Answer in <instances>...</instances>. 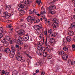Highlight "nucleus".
<instances>
[{"label": "nucleus", "instance_id": "nucleus-1", "mask_svg": "<svg viewBox=\"0 0 75 75\" xmlns=\"http://www.w3.org/2000/svg\"><path fill=\"white\" fill-rule=\"evenodd\" d=\"M22 4H18V6L19 7L18 8V10L19 11V13L21 14V15H23L25 13V11L23 10V9L24 8L25 6V4H26L24 2H22ZM23 8V9H22Z\"/></svg>", "mask_w": 75, "mask_h": 75}, {"label": "nucleus", "instance_id": "nucleus-2", "mask_svg": "<svg viewBox=\"0 0 75 75\" xmlns=\"http://www.w3.org/2000/svg\"><path fill=\"white\" fill-rule=\"evenodd\" d=\"M44 35H45L46 37V39L45 42V45H46V48L47 51H50L51 50V48H50V45L48 44V42H47V39L48 38L47 37H48V34H47V31H45L44 32Z\"/></svg>", "mask_w": 75, "mask_h": 75}, {"label": "nucleus", "instance_id": "nucleus-3", "mask_svg": "<svg viewBox=\"0 0 75 75\" xmlns=\"http://www.w3.org/2000/svg\"><path fill=\"white\" fill-rule=\"evenodd\" d=\"M53 21H54V22L53 23L52 26L54 28H57L59 26L58 23V21L56 18H54L52 20Z\"/></svg>", "mask_w": 75, "mask_h": 75}, {"label": "nucleus", "instance_id": "nucleus-4", "mask_svg": "<svg viewBox=\"0 0 75 75\" xmlns=\"http://www.w3.org/2000/svg\"><path fill=\"white\" fill-rule=\"evenodd\" d=\"M16 32L18 33V35L21 36L22 35H24L25 34V32L23 30L20 29L18 30H16Z\"/></svg>", "mask_w": 75, "mask_h": 75}, {"label": "nucleus", "instance_id": "nucleus-5", "mask_svg": "<svg viewBox=\"0 0 75 75\" xmlns=\"http://www.w3.org/2000/svg\"><path fill=\"white\" fill-rule=\"evenodd\" d=\"M71 41V38L70 37H67L66 38L63 39V42L67 43L68 42H70Z\"/></svg>", "mask_w": 75, "mask_h": 75}, {"label": "nucleus", "instance_id": "nucleus-6", "mask_svg": "<svg viewBox=\"0 0 75 75\" xmlns=\"http://www.w3.org/2000/svg\"><path fill=\"white\" fill-rule=\"evenodd\" d=\"M35 20V18L34 17H32L31 16H29L28 17V18L27 19V21L29 22V21H33Z\"/></svg>", "mask_w": 75, "mask_h": 75}, {"label": "nucleus", "instance_id": "nucleus-7", "mask_svg": "<svg viewBox=\"0 0 75 75\" xmlns=\"http://www.w3.org/2000/svg\"><path fill=\"white\" fill-rule=\"evenodd\" d=\"M4 34V30L2 27L0 28V39H1L3 37Z\"/></svg>", "mask_w": 75, "mask_h": 75}, {"label": "nucleus", "instance_id": "nucleus-8", "mask_svg": "<svg viewBox=\"0 0 75 75\" xmlns=\"http://www.w3.org/2000/svg\"><path fill=\"white\" fill-rule=\"evenodd\" d=\"M42 27L38 25H34L33 28L35 30H39L40 29H41Z\"/></svg>", "mask_w": 75, "mask_h": 75}, {"label": "nucleus", "instance_id": "nucleus-9", "mask_svg": "<svg viewBox=\"0 0 75 75\" xmlns=\"http://www.w3.org/2000/svg\"><path fill=\"white\" fill-rule=\"evenodd\" d=\"M68 58V55L67 54H64L62 56V58L63 60L66 61Z\"/></svg>", "mask_w": 75, "mask_h": 75}, {"label": "nucleus", "instance_id": "nucleus-10", "mask_svg": "<svg viewBox=\"0 0 75 75\" xmlns=\"http://www.w3.org/2000/svg\"><path fill=\"white\" fill-rule=\"evenodd\" d=\"M18 40L19 41H20L21 42H24V41H25L24 40V36H23V38L22 37H19L18 38Z\"/></svg>", "mask_w": 75, "mask_h": 75}, {"label": "nucleus", "instance_id": "nucleus-11", "mask_svg": "<svg viewBox=\"0 0 75 75\" xmlns=\"http://www.w3.org/2000/svg\"><path fill=\"white\" fill-rule=\"evenodd\" d=\"M11 7L12 6L11 5L7 6L5 8L6 10H7V11H10V9H11Z\"/></svg>", "mask_w": 75, "mask_h": 75}, {"label": "nucleus", "instance_id": "nucleus-12", "mask_svg": "<svg viewBox=\"0 0 75 75\" xmlns=\"http://www.w3.org/2000/svg\"><path fill=\"white\" fill-rule=\"evenodd\" d=\"M23 38H24V40L25 42L29 40V36H23Z\"/></svg>", "mask_w": 75, "mask_h": 75}, {"label": "nucleus", "instance_id": "nucleus-13", "mask_svg": "<svg viewBox=\"0 0 75 75\" xmlns=\"http://www.w3.org/2000/svg\"><path fill=\"white\" fill-rule=\"evenodd\" d=\"M64 53H65V52H64V51L63 50L59 51L58 52V55H61V56H62V55L64 54Z\"/></svg>", "mask_w": 75, "mask_h": 75}, {"label": "nucleus", "instance_id": "nucleus-14", "mask_svg": "<svg viewBox=\"0 0 75 75\" xmlns=\"http://www.w3.org/2000/svg\"><path fill=\"white\" fill-rule=\"evenodd\" d=\"M55 8H56V6L54 5L50 6L49 7V9L50 10H55Z\"/></svg>", "mask_w": 75, "mask_h": 75}, {"label": "nucleus", "instance_id": "nucleus-15", "mask_svg": "<svg viewBox=\"0 0 75 75\" xmlns=\"http://www.w3.org/2000/svg\"><path fill=\"white\" fill-rule=\"evenodd\" d=\"M41 29L37 30L35 32L36 34H37V35H38V34H40V33H41Z\"/></svg>", "mask_w": 75, "mask_h": 75}, {"label": "nucleus", "instance_id": "nucleus-16", "mask_svg": "<svg viewBox=\"0 0 75 75\" xmlns=\"http://www.w3.org/2000/svg\"><path fill=\"white\" fill-rule=\"evenodd\" d=\"M54 41H55V40L54 38H52L48 42V44H52Z\"/></svg>", "mask_w": 75, "mask_h": 75}, {"label": "nucleus", "instance_id": "nucleus-17", "mask_svg": "<svg viewBox=\"0 0 75 75\" xmlns=\"http://www.w3.org/2000/svg\"><path fill=\"white\" fill-rule=\"evenodd\" d=\"M68 34L69 35H70V36H72L74 35V32L73 31H69Z\"/></svg>", "mask_w": 75, "mask_h": 75}, {"label": "nucleus", "instance_id": "nucleus-18", "mask_svg": "<svg viewBox=\"0 0 75 75\" xmlns=\"http://www.w3.org/2000/svg\"><path fill=\"white\" fill-rule=\"evenodd\" d=\"M22 57L20 56H17L16 58V59L18 61H21V58Z\"/></svg>", "mask_w": 75, "mask_h": 75}, {"label": "nucleus", "instance_id": "nucleus-19", "mask_svg": "<svg viewBox=\"0 0 75 75\" xmlns=\"http://www.w3.org/2000/svg\"><path fill=\"white\" fill-rule=\"evenodd\" d=\"M10 50L9 48H7L6 49V48H5L4 52H6V53H9V52H10Z\"/></svg>", "mask_w": 75, "mask_h": 75}, {"label": "nucleus", "instance_id": "nucleus-20", "mask_svg": "<svg viewBox=\"0 0 75 75\" xmlns=\"http://www.w3.org/2000/svg\"><path fill=\"white\" fill-rule=\"evenodd\" d=\"M16 51H15L14 50H11L10 51V54L11 55H15V54H16Z\"/></svg>", "mask_w": 75, "mask_h": 75}, {"label": "nucleus", "instance_id": "nucleus-21", "mask_svg": "<svg viewBox=\"0 0 75 75\" xmlns=\"http://www.w3.org/2000/svg\"><path fill=\"white\" fill-rule=\"evenodd\" d=\"M5 47H1L0 48V51L2 52H4L5 51Z\"/></svg>", "mask_w": 75, "mask_h": 75}, {"label": "nucleus", "instance_id": "nucleus-22", "mask_svg": "<svg viewBox=\"0 0 75 75\" xmlns=\"http://www.w3.org/2000/svg\"><path fill=\"white\" fill-rule=\"evenodd\" d=\"M72 61L71 60H69L68 62H67V65H71Z\"/></svg>", "mask_w": 75, "mask_h": 75}, {"label": "nucleus", "instance_id": "nucleus-23", "mask_svg": "<svg viewBox=\"0 0 75 75\" xmlns=\"http://www.w3.org/2000/svg\"><path fill=\"white\" fill-rule=\"evenodd\" d=\"M63 49L65 51H68V47L67 46H64L63 48Z\"/></svg>", "mask_w": 75, "mask_h": 75}, {"label": "nucleus", "instance_id": "nucleus-24", "mask_svg": "<svg viewBox=\"0 0 75 75\" xmlns=\"http://www.w3.org/2000/svg\"><path fill=\"white\" fill-rule=\"evenodd\" d=\"M18 74V72L16 70L12 72V75H17Z\"/></svg>", "mask_w": 75, "mask_h": 75}, {"label": "nucleus", "instance_id": "nucleus-25", "mask_svg": "<svg viewBox=\"0 0 75 75\" xmlns=\"http://www.w3.org/2000/svg\"><path fill=\"white\" fill-rule=\"evenodd\" d=\"M4 45L5 47H8V42H5L4 43Z\"/></svg>", "mask_w": 75, "mask_h": 75}, {"label": "nucleus", "instance_id": "nucleus-26", "mask_svg": "<svg viewBox=\"0 0 75 75\" xmlns=\"http://www.w3.org/2000/svg\"><path fill=\"white\" fill-rule=\"evenodd\" d=\"M71 27L72 28H75V22L72 23L71 24Z\"/></svg>", "mask_w": 75, "mask_h": 75}, {"label": "nucleus", "instance_id": "nucleus-27", "mask_svg": "<svg viewBox=\"0 0 75 75\" xmlns=\"http://www.w3.org/2000/svg\"><path fill=\"white\" fill-rule=\"evenodd\" d=\"M1 41L2 42H6V38H1Z\"/></svg>", "mask_w": 75, "mask_h": 75}, {"label": "nucleus", "instance_id": "nucleus-28", "mask_svg": "<svg viewBox=\"0 0 75 75\" xmlns=\"http://www.w3.org/2000/svg\"><path fill=\"white\" fill-rule=\"evenodd\" d=\"M39 53H38L37 52V54L39 55H41L42 54V50H39Z\"/></svg>", "mask_w": 75, "mask_h": 75}, {"label": "nucleus", "instance_id": "nucleus-29", "mask_svg": "<svg viewBox=\"0 0 75 75\" xmlns=\"http://www.w3.org/2000/svg\"><path fill=\"white\" fill-rule=\"evenodd\" d=\"M43 56L44 57H47V52H44L43 54Z\"/></svg>", "mask_w": 75, "mask_h": 75}, {"label": "nucleus", "instance_id": "nucleus-30", "mask_svg": "<svg viewBox=\"0 0 75 75\" xmlns=\"http://www.w3.org/2000/svg\"><path fill=\"white\" fill-rule=\"evenodd\" d=\"M5 39L6 40H7L8 41H10V37L9 36H7V35L6 36Z\"/></svg>", "mask_w": 75, "mask_h": 75}, {"label": "nucleus", "instance_id": "nucleus-31", "mask_svg": "<svg viewBox=\"0 0 75 75\" xmlns=\"http://www.w3.org/2000/svg\"><path fill=\"white\" fill-rule=\"evenodd\" d=\"M36 3H38L39 6H40V5L41 3V0H37L36 1Z\"/></svg>", "mask_w": 75, "mask_h": 75}, {"label": "nucleus", "instance_id": "nucleus-32", "mask_svg": "<svg viewBox=\"0 0 75 75\" xmlns=\"http://www.w3.org/2000/svg\"><path fill=\"white\" fill-rule=\"evenodd\" d=\"M51 35V37H56V36H55V33L54 32H52Z\"/></svg>", "mask_w": 75, "mask_h": 75}, {"label": "nucleus", "instance_id": "nucleus-33", "mask_svg": "<svg viewBox=\"0 0 75 75\" xmlns=\"http://www.w3.org/2000/svg\"><path fill=\"white\" fill-rule=\"evenodd\" d=\"M42 51H45V48L44 47H41L40 48H39V49H38V50H42Z\"/></svg>", "mask_w": 75, "mask_h": 75}, {"label": "nucleus", "instance_id": "nucleus-34", "mask_svg": "<svg viewBox=\"0 0 75 75\" xmlns=\"http://www.w3.org/2000/svg\"><path fill=\"white\" fill-rule=\"evenodd\" d=\"M11 49L13 51H16V47H14L13 46H11Z\"/></svg>", "mask_w": 75, "mask_h": 75}, {"label": "nucleus", "instance_id": "nucleus-35", "mask_svg": "<svg viewBox=\"0 0 75 75\" xmlns=\"http://www.w3.org/2000/svg\"><path fill=\"white\" fill-rule=\"evenodd\" d=\"M21 26L22 28H24L26 27V25L25 23H23L22 25H21Z\"/></svg>", "mask_w": 75, "mask_h": 75}, {"label": "nucleus", "instance_id": "nucleus-36", "mask_svg": "<svg viewBox=\"0 0 75 75\" xmlns=\"http://www.w3.org/2000/svg\"><path fill=\"white\" fill-rule=\"evenodd\" d=\"M17 42L18 43L19 45H22L23 44L22 42L19 41V40L17 41Z\"/></svg>", "mask_w": 75, "mask_h": 75}, {"label": "nucleus", "instance_id": "nucleus-37", "mask_svg": "<svg viewBox=\"0 0 75 75\" xmlns=\"http://www.w3.org/2000/svg\"><path fill=\"white\" fill-rule=\"evenodd\" d=\"M8 13V12L7 11H5L4 12L3 15L5 16V17L7 16V14Z\"/></svg>", "mask_w": 75, "mask_h": 75}, {"label": "nucleus", "instance_id": "nucleus-38", "mask_svg": "<svg viewBox=\"0 0 75 75\" xmlns=\"http://www.w3.org/2000/svg\"><path fill=\"white\" fill-rule=\"evenodd\" d=\"M10 16H11V14L10 13H8L5 17H7L8 18V17H10Z\"/></svg>", "mask_w": 75, "mask_h": 75}, {"label": "nucleus", "instance_id": "nucleus-39", "mask_svg": "<svg viewBox=\"0 0 75 75\" xmlns=\"http://www.w3.org/2000/svg\"><path fill=\"white\" fill-rule=\"evenodd\" d=\"M74 65V66H75V61H72L71 62V65Z\"/></svg>", "mask_w": 75, "mask_h": 75}, {"label": "nucleus", "instance_id": "nucleus-40", "mask_svg": "<svg viewBox=\"0 0 75 75\" xmlns=\"http://www.w3.org/2000/svg\"><path fill=\"white\" fill-rule=\"evenodd\" d=\"M47 58H48V59H51V58H52V57L51 56L49 55L47 56Z\"/></svg>", "mask_w": 75, "mask_h": 75}, {"label": "nucleus", "instance_id": "nucleus-41", "mask_svg": "<svg viewBox=\"0 0 75 75\" xmlns=\"http://www.w3.org/2000/svg\"><path fill=\"white\" fill-rule=\"evenodd\" d=\"M21 60L22 61V62H24L25 61V58H24V57H21Z\"/></svg>", "mask_w": 75, "mask_h": 75}, {"label": "nucleus", "instance_id": "nucleus-42", "mask_svg": "<svg viewBox=\"0 0 75 75\" xmlns=\"http://www.w3.org/2000/svg\"><path fill=\"white\" fill-rule=\"evenodd\" d=\"M14 55L11 54H10L9 55V56L10 57V58H13V57H14Z\"/></svg>", "mask_w": 75, "mask_h": 75}, {"label": "nucleus", "instance_id": "nucleus-43", "mask_svg": "<svg viewBox=\"0 0 75 75\" xmlns=\"http://www.w3.org/2000/svg\"><path fill=\"white\" fill-rule=\"evenodd\" d=\"M20 30V28H19V27L18 26H17L16 27V30H15L16 31V30L18 31V30Z\"/></svg>", "mask_w": 75, "mask_h": 75}, {"label": "nucleus", "instance_id": "nucleus-44", "mask_svg": "<svg viewBox=\"0 0 75 75\" xmlns=\"http://www.w3.org/2000/svg\"><path fill=\"white\" fill-rule=\"evenodd\" d=\"M18 49L19 51H22V50H23V48L21 47H19Z\"/></svg>", "mask_w": 75, "mask_h": 75}, {"label": "nucleus", "instance_id": "nucleus-45", "mask_svg": "<svg viewBox=\"0 0 75 75\" xmlns=\"http://www.w3.org/2000/svg\"><path fill=\"white\" fill-rule=\"evenodd\" d=\"M45 40H44V38H43V42H42V45H44V44H45V41H44Z\"/></svg>", "mask_w": 75, "mask_h": 75}, {"label": "nucleus", "instance_id": "nucleus-46", "mask_svg": "<svg viewBox=\"0 0 75 75\" xmlns=\"http://www.w3.org/2000/svg\"><path fill=\"white\" fill-rule=\"evenodd\" d=\"M40 21V20L39 19H37V20H36V23H39Z\"/></svg>", "mask_w": 75, "mask_h": 75}, {"label": "nucleus", "instance_id": "nucleus-47", "mask_svg": "<svg viewBox=\"0 0 75 75\" xmlns=\"http://www.w3.org/2000/svg\"><path fill=\"white\" fill-rule=\"evenodd\" d=\"M48 32L49 33H50L51 34L52 33V30L51 29H50V30H49L48 31Z\"/></svg>", "mask_w": 75, "mask_h": 75}, {"label": "nucleus", "instance_id": "nucleus-48", "mask_svg": "<svg viewBox=\"0 0 75 75\" xmlns=\"http://www.w3.org/2000/svg\"><path fill=\"white\" fill-rule=\"evenodd\" d=\"M15 47H16V48H18L19 47H20V46H19V45L17 44L15 45Z\"/></svg>", "mask_w": 75, "mask_h": 75}, {"label": "nucleus", "instance_id": "nucleus-49", "mask_svg": "<svg viewBox=\"0 0 75 75\" xmlns=\"http://www.w3.org/2000/svg\"><path fill=\"white\" fill-rule=\"evenodd\" d=\"M59 65H58V66H57L56 67V69L57 70H58L59 69Z\"/></svg>", "mask_w": 75, "mask_h": 75}, {"label": "nucleus", "instance_id": "nucleus-50", "mask_svg": "<svg viewBox=\"0 0 75 75\" xmlns=\"http://www.w3.org/2000/svg\"><path fill=\"white\" fill-rule=\"evenodd\" d=\"M5 75H10L9 72H8L6 73Z\"/></svg>", "mask_w": 75, "mask_h": 75}, {"label": "nucleus", "instance_id": "nucleus-51", "mask_svg": "<svg viewBox=\"0 0 75 75\" xmlns=\"http://www.w3.org/2000/svg\"><path fill=\"white\" fill-rule=\"evenodd\" d=\"M55 13V11H52V14H54Z\"/></svg>", "mask_w": 75, "mask_h": 75}, {"label": "nucleus", "instance_id": "nucleus-52", "mask_svg": "<svg viewBox=\"0 0 75 75\" xmlns=\"http://www.w3.org/2000/svg\"><path fill=\"white\" fill-rule=\"evenodd\" d=\"M44 74H45V72H43V71H42L41 72V75H44Z\"/></svg>", "mask_w": 75, "mask_h": 75}, {"label": "nucleus", "instance_id": "nucleus-53", "mask_svg": "<svg viewBox=\"0 0 75 75\" xmlns=\"http://www.w3.org/2000/svg\"><path fill=\"white\" fill-rule=\"evenodd\" d=\"M35 72H36V74H38V72H39V70H38V69L36 71H35Z\"/></svg>", "mask_w": 75, "mask_h": 75}, {"label": "nucleus", "instance_id": "nucleus-54", "mask_svg": "<svg viewBox=\"0 0 75 75\" xmlns=\"http://www.w3.org/2000/svg\"><path fill=\"white\" fill-rule=\"evenodd\" d=\"M27 47H28V45L26 44H25L24 46L25 48V47L27 48Z\"/></svg>", "mask_w": 75, "mask_h": 75}, {"label": "nucleus", "instance_id": "nucleus-55", "mask_svg": "<svg viewBox=\"0 0 75 75\" xmlns=\"http://www.w3.org/2000/svg\"><path fill=\"white\" fill-rule=\"evenodd\" d=\"M17 41H18V40H16V39H14L13 40V41L14 42H17Z\"/></svg>", "mask_w": 75, "mask_h": 75}, {"label": "nucleus", "instance_id": "nucleus-56", "mask_svg": "<svg viewBox=\"0 0 75 75\" xmlns=\"http://www.w3.org/2000/svg\"><path fill=\"white\" fill-rule=\"evenodd\" d=\"M40 16H44V14L43 12H41L40 14Z\"/></svg>", "mask_w": 75, "mask_h": 75}, {"label": "nucleus", "instance_id": "nucleus-57", "mask_svg": "<svg viewBox=\"0 0 75 75\" xmlns=\"http://www.w3.org/2000/svg\"><path fill=\"white\" fill-rule=\"evenodd\" d=\"M12 26H11V24H10L9 25H8V28H11V27Z\"/></svg>", "mask_w": 75, "mask_h": 75}, {"label": "nucleus", "instance_id": "nucleus-58", "mask_svg": "<svg viewBox=\"0 0 75 75\" xmlns=\"http://www.w3.org/2000/svg\"><path fill=\"white\" fill-rule=\"evenodd\" d=\"M25 2L26 4H29V1H25Z\"/></svg>", "mask_w": 75, "mask_h": 75}, {"label": "nucleus", "instance_id": "nucleus-59", "mask_svg": "<svg viewBox=\"0 0 75 75\" xmlns=\"http://www.w3.org/2000/svg\"><path fill=\"white\" fill-rule=\"evenodd\" d=\"M2 73L3 74H5V71H4V70H2Z\"/></svg>", "mask_w": 75, "mask_h": 75}, {"label": "nucleus", "instance_id": "nucleus-60", "mask_svg": "<svg viewBox=\"0 0 75 75\" xmlns=\"http://www.w3.org/2000/svg\"><path fill=\"white\" fill-rule=\"evenodd\" d=\"M1 58H2V55L1 54H0V59H1Z\"/></svg>", "mask_w": 75, "mask_h": 75}, {"label": "nucleus", "instance_id": "nucleus-61", "mask_svg": "<svg viewBox=\"0 0 75 75\" xmlns=\"http://www.w3.org/2000/svg\"><path fill=\"white\" fill-rule=\"evenodd\" d=\"M72 48H75V45H72Z\"/></svg>", "mask_w": 75, "mask_h": 75}, {"label": "nucleus", "instance_id": "nucleus-62", "mask_svg": "<svg viewBox=\"0 0 75 75\" xmlns=\"http://www.w3.org/2000/svg\"><path fill=\"white\" fill-rule=\"evenodd\" d=\"M37 47H38V48H40L41 47V46H40V45H38L37 46Z\"/></svg>", "mask_w": 75, "mask_h": 75}, {"label": "nucleus", "instance_id": "nucleus-63", "mask_svg": "<svg viewBox=\"0 0 75 75\" xmlns=\"http://www.w3.org/2000/svg\"><path fill=\"white\" fill-rule=\"evenodd\" d=\"M33 11H31L29 13V14H33Z\"/></svg>", "mask_w": 75, "mask_h": 75}, {"label": "nucleus", "instance_id": "nucleus-64", "mask_svg": "<svg viewBox=\"0 0 75 75\" xmlns=\"http://www.w3.org/2000/svg\"><path fill=\"white\" fill-rule=\"evenodd\" d=\"M73 18H74V19L75 20V15L73 16Z\"/></svg>", "mask_w": 75, "mask_h": 75}]
</instances>
